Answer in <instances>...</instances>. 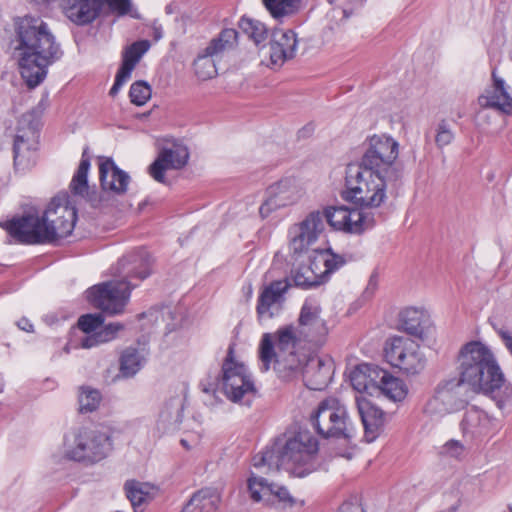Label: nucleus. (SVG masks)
Returning <instances> with one entry per match:
<instances>
[{
  "mask_svg": "<svg viewBox=\"0 0 512 512\" xmlns=\"http://www.w3.org/2000/svg\"><path fill=\"white\" fill-rule=\"evenodd\" d=\"M19 68L29 88L38 86L47 68L61 58L63 52L49 25L40 17L25 15L14 19Z\"/></svg>",
  "mask_w": 512,
  "mask_h": 512,
  "instance_id": "f257e3e1",
  "label": "nucleus"
},
{
  "mask_svg": "<svg viewBox=\"0 0 512 512\" xmlns=\"http://www.w3.org/2000/svg\"><path fill=\"white\" fill-rule=\"evenodd\" d=\"M76 219V210L68 205V195L63 194L51 200L42 216L29 212L0 222V226L17 243L51 244L69 236L74 229Z\"/></svg>",
  "mask_w": 512,
  "mask_h": 512,
  "instance_id": "f03ea898",
  "label": "nucleus"
},
{
  "mask_svg": "<svg viewBox=\"0 0 512 512\" xmlns=\"http://www.w3.org/2000/svg\"><path fill=\"white\" fill-rule=\"evenodd\" d=\"M318 441L309 431H299L283 443L276 440L252 459L256 468L267 466L269 470L283 469L296 477H305L316 470Z\"/></svg>",
  "mask_w": 512,
  "mask_h": 512,
  "instance_id": "7ed1b4c3",
  "label": "nucleus"
},
{
  "mask_svg": "<svg viewBox=\"0 0 512 512\" xmlns=\"http://www.w3.org/2000/svg\"><path fill=\"white\" fill-rule=\"evenodd\" d=\"M459 379L474 391L493 392L503 380V373L491 350L480 341H470L458 354Z\"/></svg>",
  "mask_w": 512,
  "mask_h": 512,
  "instance_id": "20e7f679",
  "label": "nucleus"
},
{
  "mask_svg": "<svg viewBox=\"0 0 512 512\" xmlns=\"http://www.w3.org/2000/svg\"><path fill=\"white\" fill-rule=\"evenodd\" d=\"M341 197L360 209L379 208L387 199V177L347 165Z\"/></svg>",
  "mask_w": 512,
  "mask_h": 512,
  "instance_id": "39448f33",
  "label": "nucleus"
},
{
  "mask_svg": "<svg viewBox=\"0 0 512 512\" xmlns=\"http://www.w3.org/2000/svg\"><path fill=\"white\" fill-rule=\"evenodd\" d=\"M309 422L315 432L324 439L351 440L354 428L351 425L347 410L336 398L322 400L316 410L311 413Z\"/></svg>",
  "mask_w": 512,
  "mask_h": 512,
  "instance_id": "423d86ee",
  "label": "nucleus"
},
{
  "mask_svg": "<svg viewBox=\"0 0 512 512\" xmlns=\"http://www.w3.org/2000/svg\"><path fill=\"white\" fill-rule=\"evenodd\" d=\"M363 152L356 165L360 170L388 177L394 170L395 161L399 154V144L390 136L373 135L368 137L362 145Z\"/></svg>",
  "mask_w": 512,
  "mask_h": 512,
  "instance_id": "0eeeda50",
  "label": "nucleus"
},
{
  "mask_svg": "<svg viewBox=\"0 0 512 512\" xmlns=\"http://www.w3.org/2000/svg\"><path fill=\"white\" fill-rule=\"evenodd\" d=\"M65 457L85 464L105 459L112 450L110 435L99 429H79L72 441L66 439Z\"/></svg>",
  "mask_w": 512,
  "mask_h": 512,
  "instance_id": "6e6552de",
  "label": "nucleus"
},
{
  "mask_svg": "<svg viewBox=\"0 0 512 512\" xmlns=\"http://www.w3.org/2000/svg\"><path fill=\"white\" fill-rule=\"evenodd\" d=\"M384 357L391 366L398 368L406 376L419 375L427 363L419 344L403 336H393L386 340Z\"/></svg>",
  "mask_w": 512,
  "mask_h": 512,
  "instance_id": "1a4fd4ad",
  "label": "nucleus"
},
{
  "mask_svg": "<svg viewBox=\"0 0 512 512\" xmlns=\"http://www.w3.org/2000/svg\"><path fill=\"white\" fill-rule=\"evenodd\" d=\"M135 287L136 284H130L117 277L89 288L86 294L93 306L106 314L116 315L123 313Z\"/></svg>",
  "mask_w": 512,
  "mask_h": 512,
  "instance_id": "9d476101",
  "label": "nucleus"
},
{
  "mask_svg": "<svg viewBox=\"0 0 512 512\" xmlns=\"http://www.w3.org/2000/svg\"><path fill=\"white\" fill-rule=\"evenodd\" d=\"M105 6L123 16L129 13L130 0H65V16L78 26L89 25L102 13Z\"/></svg>",
  "mask_w": 512,
  "mask_h": 512,
  "instance_id": "9b49d317",
  "label": "nucleus"
},
{
  "mask_svg": "<svg viewBox=\"0 0 512 512\" xmlns=\"http://www.w3.org/2000/svg\"><path fill=\"white\" fill-rule=\"evenodd\" d=\"M465 383L459 378L441 381L435 388L433 397L427 403L432 413L446 414L462 409L466 404Z\"/></svg>",
  "mask_w": 512,
  "mask_h": 512,
  "instance_id": "f8f14e48",
  "label": "nucleus"
},
{
  "mask_svg": "<svg viewBox=\"0 0 512 512\" xmlns=\"http://www.w3.org/2000/svg\"><path fill=\"white\" fill-rule=\"evenodd\" d=\"M323 231V215L318 210L308 213L301 222L293 224L288 230L289 247L293 254L307 251Z\"/></svg>",
  "mask_w": 512,
  "mask_h": 512,
  "instance_id": "ddd939ff",
  "label": "nucleus"
},
{
  "mask_svg": "<svg viewBox=\"0 0 512 512\" xmlns=\"http://www.w3.org/2000/svg\"><path fill=\"white\" fill-rule=\"evenodd\" d=\"M320 314L321 307L315 302L306 300L298 317L299 336L314 345H322L328 335L326 321L321 318Z\"/></svg>",
  "mask_w": 512,
  "mask_h": 512,
  "instance_id": "4468645a",
  "label": "nucleus"
},
{
  "mask_svg": "<svg viewBox=\"0 0 512 512\" xmlns=\"http://www.w3.org/2000/svg\"><path fill=\"white\" fill-rule=\"evenodd\" d=\"M301 197V192L293 179L285 178L270 185L267 189V199L259 208L260 216L265 219L271 212L294 204Z\"/></svg>",
  "mask_w": 512,
  "mask_h": 512,
  "instance_id": "2eb2a0df",
  "label": "nucleus"
},
{
  "mask_svg": "<svg viewBox=\"0 0 512 512\" xmlns=\"http://www.w3.org/2000/svg\"><path fill=\"white\" fill-rule=\"evenodd\" d=\"M290 287L287 279L275 280L264 286L256 306L258 319H271L277 314L285 302V293Z\"/></svg>",
  "mask_w": 512,
  "mask_h": 512,
  "instance_id": "dca6fc26",
  "label": "nucleus"
},
{
  "mask_svg": "<svg viewBox=\"0 0 512 512\" xmlns=\"http://www.w3.org/2000/svg\"><path fill=\"white\" fill-rule=\"evenodd\" d=\"M152 264L150 253L145 249H139L127 254L118 262L116 276L133 284L132 280L142 281L151 274Z\"/></svg>",
  "mask_w": 512,
  "mask_h": 512,
  "instance_id": "f3484780",
  "label": "nucleus"
},
{
  "mask_svg": "<svg viewBox=\"0 0 512 512\" xmlns=\"http://www.w3.org/2000/svg\"><path fill=\"white\" fill-rule=\"evenodd\" d=\"M188 158L189 153L186 148H163L149 166L148 172L155 181L165 183V172L169 169L183 168L187 164Z\"/></svg>",
  "mask_w": 512,
  "mask_h": 512,
  "instance_id": "a211bd4d",
  "label": "nucleus"
},
{
  "mask_svg": "<svg viewBox=\"0 0 512 512\" xmlns=\"http://www.w3.org/2000/svg\"><path fill=\"white\" fill-rule=\"evenodd\" d=\"M492 81L493 85L478 97V104L483 109H495L512 115V97L505 88V81L497 76L496 69L492 71Z\"/></svg>",
  "mask_w": 512,
  "mask_h": 512,
  "instance_id": "6ab92c4d",
  "label": "nucleus"
},
{
  "mask_svg": "<svg viewBox=\"0 0 512 512\" xmlns=\"http://www.w3.org/2000/svg\"><path fill=\"white\" fill-rule=\"evenodd\" d=\"M356 404L364 427V438L371 443L379 437L384 429L385 413L365 398H357Z\"/></svg>",
  "mask_w": 512,
  "mask_h": 512,
  "instance_id": "aec40b11",
  "label": "nucleus"
},
{
  "mask_svg": "<svg viewBox=\"0 0 512 512\" xmlns=\"http://www.w3.org/2000/svg\"><path fill=\"white\" fill-rule=\"evenodd\" d=\"M332 365L319 356H311L302 368L305 386L310 390L321 391L327 387L331 379Z\"/></svg>",
  "mask_w": 512,
  "mask_h": 512,
  "instance_id": "412c9836",
  "label": "nucleus"
},
{
  "mask_svg": "<svg viewBox=\"0 0 512 512\" xmlns=\"http://www.w3.org/2000/svg\"><path fill=\"white\" fill-rule=\"evenodd\" d=\"M99 178L103 190L116 194H124L130 181V176L121 170L112 158L99 157Z\"/></svg>",
  "mask_w": 512,
  "mask_h": 512,
  "instance_id": "4be33fe9",
  "label": "nucleus"
},
{
  "mask_svg": "<svg viewBox=\"0 0 512 512\" xmlns=\"http://www.w3.org/2000/svg\"><path fill=\"white\" fill-rule=\"evenodd\" d=\"M296 33L293 30H275L271 34L270 62L274 66H282L283 63L295 56L297 48Z\"/></svg>",
  "mask_w": 512,
  "mask_h": 512,
  "instance_id": "5701e85b",
  "label": "nucleus"
},
{
  "mask_svg": "<svg viewBox=\"0 0 512 512\" xmlns=\"http://www.w3.org/2000/svg\"><path fill=\"white\" fill-rule=\"evenodd\" d=\"M398 325L399 330L424 340L431 325V319L423 309L407 307L399 313Z\"/></svg>",
  "mask_w": 512,
  "mask_h": 512,
  "instance_id": "b1692460",
  "label": "nucleus"
},
{
  "mask_svg": "<svg viewBox=\"0 0 512 512\" xmlns=\"http://www.w3.org/2000/svg\"><path fill=\"white\" fill-rule=\"evenodd\" d=\"M224 30L220 31L218 37L213 39L205 48L204 54L199 55L194 61L195 74L200 80H208L217 74L214 56L224 48Z\"/></svg>",
  "mask_w": 512,
  "mask_h": 512,
  "instance_id": "393cba45",
  "label": "nucleus"
},
{
  "mask_svg": "<svg viewBox=\"0 0 512 512\" xmlns=\"http://www.w3.org/2000/svg\"><path fill=\"white\" fill-rule=\"evenodd\" d=\"M385 370L374 364L362 363L357 365L350 373V382L359 392H369L378 389Z\"/></svg>",
  "mask_w": 512,
  "mask_h": 512,
  "instance_id": "a878e982",
  "label": "nucleus"
},
{
  "mask_svg": "<svg viewBox=\"0 0 512 512\" xmlns=\"http://www.w3.org/2000/svg\"><path fill=\"white\" fill-rule=\"evenodd\" d=\"M248 488L251 498L256 502L261 501V492L274 495L280 502L288 506H293L296 502L286 487L279 486L275 483H268L263 477L251 476L248 479Z\"/></svg>",
  "mask_w": 512,
  "mask_h": 512,
  "instance_id": "bb28decb",
  "label": "nucleus"
},
{
  "mask_svg": "<svg viewBox=\"0 0 512 512\" xmlns=\"http://www.w3.org/2000/svg\"><path fill=\"white\" fill-rule=\"evenodd\" d=\"M200 388L206 405L215 406L221 403V396L224 395V361L218 368L209 371L200 382Z\"/></svg>",
  "mask_w": 512,
  "mask_h": 512,
  "instance_id": "cd10ccee",
  "label": "nucleus"
},
{
  "mask_svg": "<svg viewBox=\"0 0 512 512\" xmlns=\"http://www.w3.org/2000/svg\"><path fill=\"white\" fill-rule=\"evenodd\" d=\"M221 503V494L216 488L207 487L195 492L183 512H216Z\"/></svg>",
  "mask_w": 512,
  "mask_h": 512,
  "instance_id": "c85d7f7f",
  "label": "nucleus"
},
{
  "mask_svg": "<svg viewBox=\"0 0 512 512\" xmlns=\"http://www.w3.org/2000/svg\"><path fill=\"white\" fill-rule=\"evenodd\" d=\"M311 256L312 263L316 269H319L324 282H327L330 275L346 263L345 258L334 253L331 248L314 250Z\"/></svg>",
  "mask_w": 512,
  "mask_h": 512,
  "instance_id": "c756f323",
  "label": "nucleus"
},
{
  "mask_svg": "<svg viewBox=\"0 0 512 512\" xmlns=\"http://www.w3.org/2000/svg\"><path fill=\"white\" fill-rule=\"evenodd\" d=\"M89 168L90 158L87 155V149H84L79 167L70 183V189L74 195L86 198L93 206H96L95 192H89L87 180Z\"/></svg>",
  "mask_w": 512,
  "mask_h": 512,
  "instance_id": "7c9ffc66",
  "label": "nucleus"
},
{
  "mask_svg": "<svg viewBox=\"0 0 512 512\" xmlns=\"http://www.w3.org/2000/svg\"><path fill=\"white\" fill-rule=\"evenodd\" d=\"M230 387V391L226 390V397L233 403L250 407L258 394L254 380H244L239 382H231L226 384Z\"/></svg>",
  "mask_w": 512,
  "mask_h": 512,
  "instance_id": "2f4dec72",
  "label": "nucleus"
},
{
  "mask_svg": "<svg viewBox=\"0 0 512 512\" xmlns=\"http://www.w3.org/2000/svg\"><path fill=\"white\" fill-rule=\"evenodd\" d=\"M309 262V265H299L292 270V279L296 287L307 290L325 283L319 269L312 263V256H309Z\"/></svg>",
  "mask_w": 512,
  "mask_h": 512,
  "instance_id": "473e14b6",
  "label": "nucleus"
},
{
  "mask_svg": "<svg viewBox=\"0 0 512 512\" xmlns=\"http://www.w3.org/2000/svg\"><path fill=\"white\" fill-rule=\"evenodd\" d=\"M303 366L297 354L290 351L287 356L275 359L274 370L281 380L290 381L302 374Z\"/></svg>",
  "mask_w": 512,
  "mask_h": 512,
  "instance_id": "72a5a7b5",
  "label": "nucleus"
},
{
  "mask_svg": "<svg viewBox=\"0 0 512 512\" xmlns=\"http://www.w3.org/2000/svg\"><path fill=\"white\" fill-rule=\"evenodd\" d=\"M123 329L124 325L119 322L109 323L103 326L100 330L90 335H86L81 340V347L89 349L99 344L110 342L114 340L117 337L118 333Z\"/></svg>",
  "mask_w": 512,
  "mask_h": 512,
  "instance_id": "f704fd0d",
  "label": "nucleus"
},
{
  "mask_svg": "<svg viewBox=\"0 0 512 512\" xmlns=\"http://www.w3.org/2000/svg\"><path fill=\"white\" fill-rule=\"evenodd\" d=\"M239 29L251 39L257 47H264L269 36L267 26L259 20L242 17Z\"/></svg>",
  "mask_w": 512,
  "mask_h": 512,
  "instance_id": "c9c22d12",
  "label": "nucleus"
},
{
  "mask_svg": "<svg viewBox=\"0 0 512 512\" xmlns=\"http://www.w3.org/2000/svg\"><path fill=\"white\" fill-rule=\"evenodd\" d=\"M146 359L136 348H126L120 357V372L123 377L136 375L144 366Z\"/></svg>",
  "mask_w": 512,
  "mask_h": 512,
  "instance_id": "e433bc0d",
  "label": "nucleus"
},
{
  "mask_svg": "<svg viewBox=\"0 0 512 512\" xmlns=\"http://www.w3.org/2000/svg\"><path fill=\"white\" fill-rule=\"evenodd\" d=\"M244 380H254L252 373L243 362L234 359L233 348L229 346L226 353V384Z\"/></svg>",
  "mask_w": 512,
  "mask_h": 512,
  "instance_id": "4c0bfd02",
  "label": "nucleus"
},
{
  "mask_svg": "<svg viewBox=\"0 0 512 512\" xmlns=\"http://www.w3.org/2000/svg\"><path fill=\"white\" fill-rule=\"evenodd\" d=\"M488 422L487 414L473 406L466 410L460 425L464 434L475 435L481 433V428L486 427Z\"/></svg>",
  "mask_w": 512,
  "mask_h": 512,
  "instance_id": "58836bf2",
  "label": "nucleus"
},
{
  "mask_svg": "<svg viewBox=\"0 0 512 512\" xmlns=\"http://www.w3.org/2000/svg\"><path fill=\"white\" fill-rule=\"evenodd\" d=\"M378 389L386 397L393 401H401L405 398L407 390L403 381L385 370V376L379 383Z\"/></svg>",
  "mask_w": 512,
  "mask_h": 512,
  "instance_id": "ea45409f",
  "label": "nucleus"
},
{
  "mask_svg": "<svg viewBox=\"0 0 512 512\" xmlns=\"http://www.w3.org/2000/svg\"><path fill=\"white\" fill-rule=\"evenodd\" d=\"M14 166L16 169L25 170L35 164V152L31 150L22 135H16L13 145Z\"/></svg>",
  "mask_w": 512,
  "mask_h": 512,
  "instance_id": "a19ab883",
  "label": "nucleus"
},
{
  "mask_svg": "<svg viewBox=\"0 0 512 512\" xmlns=\"http://www.w3.org/2000/svg\"><path fill=\"white\" fill-rule=\"evenodd\" d=\"M262 3L269 14L278 21L294 15L299 9V0H262Z\"/></svg>",
  "mask_w": 512,
  "mask_h": 512,
  "instance_id": "79ce46f5",
  "label": "nucleus"
},
{
  "mask_svg": "<svg viewBox=\"0 0 512 512\" xmlns=\"http://www.w3.org/2000/svg\"><path fill=\"white\" fill-rule=\"evenodd\" d=\"M183 398L180 396L171 397L165 402L160 411V420L168 426H176L181 423L183 418Z\"/></svg>",
  "mask_w": 512,
  "mask_h": 512,
  "instance_id": "37998d69",
  "label": "nucleus"
},
{
  "mask_svg": "<svg viewBox=\"0 0 512 512\" xmlns=\"http://www.w3.org/2000/svg\"><path fill=\"white\" fill-rule=\"evenodd\" d=\"M273 337L279 351L288 353L294 351L297 344L303 340L298 334L297 327L293 325H286L279 328Z\"/></svg>",
  "mask_w": 512,
  "mask_h": 512,
  "instance_id": "c03bdc74",
  "label": "nucleus"
},
{
  "mask_svg": "<svg viewBox=\"0 0 512 512\" xmlns=\"http://www.w3.org/2000/svg\"><path fill=\"white\" fill-rule=\"evenodd\" d=\"M351 211L352 209L346 206H330L321 213L323 220L326 219L332 228L345 232V227L348 224V220H350Z\"/></svg>",
  "mask_w": 512,
  "mask_h": 512,
  "instance_id": "a18cd8bd",
  "label": "nucleus"
},
{
  "mask_svg": "<svg viewBox=\"0 0 512 512\" xmlns=\"http://www.w3.org/2000/svg\"><path fill=\"white\" fill-rule=\"evenodd\" d=\"M124 488L126 491V496L134 509L151 498V487L146 483L131 480L125 483ZM135 512L138 511L135 510Z\"/></svg>",
  "mask_w": 512,
  "mask_h": 512,
  "instance_id": "49530a36",
  "label": "nucleus"
},
{
  "mask_svg": "<svg viewBox=\"0 0 512 512\" xmlns=\"http://www.w3.org/2000/svg\"><path fill=\"white\" fill-rule=\"evenodd\" d=\"M102 395L99 390L90 386H82L79 388L78 402L80 413H90L99 407Z\"/></svg>",
  "mask_w": 512,
  "mask_h": 512,
  "instance_id": "de8ad7c7",
  "label": "nucleus"
},
{
  "mask_svg": "<svg viewBox=\"0 0 512 512\" xmlns=\"http://www.w3.org/2000/svg\"><path fill=\"white\" fill-rule=\"evenodd\" d=\"M259 358L261 360V371L267 372L270 365L275 359H280V356L275 352L274 337L270 333L263 334L259 345Z\"/></svg>",
  "mask_w": 512,
  "mask_h": 512,
  "instance_id": "09e8293b",
  "label": "nucleus"
},
{
  "mask_svg": "<svg viewBox=\"0 0 512 512\" xmlns=\"http://www.w3.org/2000/svg\"><path fill=\"white\" fill-rule=\"evenodd\" d=\"M363 210L358 207L352 209L350 220H348V224L345 227L346 233L361 234L373 226V219L367 218Z\"/></svg>",
  "mask_w": 512,
  "mask_h": 512,
  "instance_id": "8fccbe9b",
  "label": "nucleus"
},
{
  "mask_svg": "<svg viewBox=\"0 0 512 512\" xmlns=\"http://www.w3.org/2000/svg\"><path fill=\"white\" fill-rule=\"evenodd\" d=\"M496 391L493 392H483L486 395H490V397L495 401L497 407L501 410L510 409L512 407V386L505 384V379L499 383Z\"/></svg>",
  "mask_w": 512,
  "mask_h": 512,
  "instance_id": "3c124183",
  "label": "nucleus"
},
{
  "mask_svg": "<svg viewBox=\"0 0 512 512\" xmlns=\"http://www.w3.org/2000/svg\"><path fill=\"white\" fill-rule=\"evenodd\" d=\"M149 48L150 43L148 40L136 41L125 49L122 61L135 67Z\"/></svg>",
  "mask_w": 512,
  "mask_h": 512,
  "instance_id": "603ef678",
  "label": "nucleus"
},
{
  "mask_svg": "<svg viewBox=\"0 0 512 512\" xmlns=\"http://www.w3.org/2000/svg\"><path fill=\"white\" fill-rule=\"evenodd\" d=\"M131 102L137 106L144 105L151 97V88L145 81H137L130 87Z\"/></svg>",
  "mask_w": 512,
  "mask_h": 512,
  "instance_id": "864d4df0",
  "label": "nucleus"
},
{
  "mask_svg": "<svg viewBox=\"0 0 512 512\" xmlns=\"http://www.w3.org/2000/svg\"><path fill=\"white\" fill-rule=\"evenodd\" d=\"M104 322V317L101 313L82 315L78 320V327L87 335L97 331Z\"/></svg>",
  "mask_w": 512,
  "mask_h": 512,
  "instance_id": "5fc2aeb1",
  "label": "nucleus"
},
{
  "mask_svg": "<svg viewBox=\"0 0 512 512\" xmlns=\"http://www.w3.org/2000/svg\"><path fill=\"white\" fill-rule=\"evenodd\" d=\"M454 139V133L452 132L449 124L446 120H441L436 129L435 143L438 148H443L449 145Z\"/></svg>",
  "mask_w": 512,
  "mask_h": 512,
  "instance_id": "6e6d98bb",
  "label": "nucleus"
},
{
  "mask_svg": "<svg viewBox=\"0 0 512 512\" xmlns=\"http://www.w3.org/2000/svg\"><path fill=\"white\" fill-rule=\"evenodd\" d=\"M463 452L464 446L457 440H449L443 446V453L454 458H459Z\"/></svg>",
  "mask_w": 512,
  "mask_h": 512,
  "instance_id": "4d7b16f0",
  "label": "nucleus"
},
{
  "mask_svg": "<svg viewBox=\"0 0 512 512\" xmlns=\"http://www.w3.org/2000/svg\"><path fill=\"white\" fill-rule=\"evenodd\" d=\"M494 330L498 334V336L501 338L502 342L504 343L506 349L511 353L512 355V333L507 330L505 327L501 326L498 327L496 324L491 322Z\"/></svg>",
  "mask_w": 512,
  "mask_h": 512,
  "instance_id": "13d9d810",
  "label": "nucleus"
},
{
  "mask_svg": "<svg viewBox=\"0 0 512 512\" xmlns=\"http://www.w3.org/2000/svg\"><path fill=\"white\" fill-rule=\"evenodd\" d=\"M135 67L131 64H126L122 61V64L116 74L115 80L124 84L131 76V73Z\"/></svg>",
  "mask_w": 512,
  "mask_h": 512,
  "instance_id": "bf43d9fd",
  "label": "nucleus"
},
{
  "mask_svg": "<svg viewBox=\"0 0 512 512\" xmlns=\"http://www.w3.org/2000/svg\"><path fill=\"white\" fill-rule=\"evenodd\" d=\"M338 512H365V510L358 503L346 501L339 507Z\"/></svg>",
  "mask_w": 512,
  "mask_h": 512,
  "instance_id": "052dcab7",
  "label": "nucleus"
},
{
  "mask_svg": "<svg viewBox=\"0 0 512 512\" xmlns=\"http://www.w3.org/2000/svg\"><path fill=\"white\" fill-rule=\"evenodd\" d=\"M46 108V104L44 103V101L42 100L38 107L34 110H32L31 112L29 113H26L22 116V122H28L29 124H32V120L34 119V115H40L42 113V111Z\"/></svg>",
  "mask_w": 512,
  "mask_h": 512,
  "instance_id": "680f3d73",
  "label": "nucleus"
},
{
  "mask_svg": "<svg viewBox=\"0 0 512 512\" xmlns=\"http://www.w3.org/2000/svg\"><path fill=\"white\" fill-rule=\"evenodd\" d=\"M377 285H378V277H377L376 273H373L369 278V282H368V285L366 287L364 294L367 296H372L374 294L375 290L377 289Z\"/></svg>",
  "mask_w": 512,
  "mask_h": 512,
  "instance_id": "e2e57ef3",
  "label": "nucleus"
},
{
  "mask_svg": "<svg viewBox=\"0 0 512 512\" xmlns=\"http://www.w3.org/2000/svg\"><path fill=\"white\" fill-rule=\"evenodd\" d=\"M239 32L235 29L226 28V46H233L237 43Z\"/></svg>",
  "mask_w": 512,
  "mask_h": 512,
  "instance_id": "0e129e2a",
  "label": "nucleus"
},
{
  "mask_svg": "<svg viewBox=\"0 0 512 512\" xmlns=\"http://www.w3.org/2000/svg\"><path fill=\"white\" fill-rule=\"evenodd\" d=\"M17 326L19 329L26 331V332H33V324L27 319V318H21L17 322Z\"/></svg>",
  "mask_w": 512,
  "mask_h": 512,
  "instance_id": "69168bd1",
  "label": "nucleus"
},
{
  "mask_svg": "<svg viewBox=\"0 0 512 512\" xmlns=\"http://www.w3.org/2000/svg\"><path fill=\"white\" fill-rule=\"evenodd\" d=\"M123 85L124 84H122V83H120V82L115 80L113 86L111 87V89L109 91V94L111 96H115Z\"/></svg>",
  "mask_w": 512,
  "mask_h": 512,
  "instance_id": "338daca9",
  "label": "nucleus"
},
{
  "mask_svg": "<svg viewBox=\"0 0 512 512\" xmlns=\"http://www.w3.org/2000/svg\"><path fill=\"white\" fill-rule=\"evenodd\" d=\"M3 387H4L3 378L0 376V393L3 391Z\"/></svg>",
  "mask_w": 512,
  "mask_h": 512,
  "instance_id": "774afa93",
  "label": "nucleus"
}]
</instances>
